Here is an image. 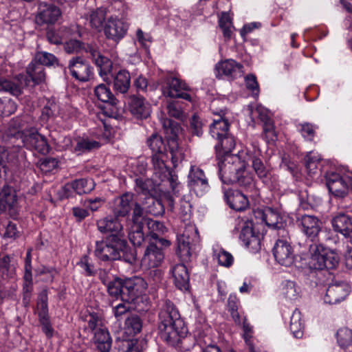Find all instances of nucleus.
Returning <instances> with one entry per match:
<instances>
[{
	"instance_id": "obj_13",
	"label": "nucleus",
	"mask_w": 352,
	"mask_h": 352,
	"mask_svg": "<svg viewBox=\"0 0 352 352\" xmlns=\"http://www.w3.org/2000/svg\"><path fill=\"white\" fill-rule=\"evenodd\" d=\"M68 69L72 76L79 81H88L93 75L92 67L80 56L73 57L69 60Z\"/></svg>"
},
{
	"instance_id": "obj_60",
	"label": "nucleus",
	"mask_w": 352,
	"mask_h": 352,
	"mask_svg": "<svg viewBox=\"0 0 352 352\" xmlns=\"http://www.w3.org/2000/svg\"><path fill=\"white\" fill-rule=\"evenodd\" d=\"M245 86L255 96L258 95L259 87L256 77L254 74H248L245 78Z\"/></svg>"
},
{
	"instance_id": "obj_3",
	"label": "nucleus",
	"mask_w": 352,
	"mask_h": 352,
	"mask_svg": "<svg viewBox=\"0 0 352 352\" xmlns=\"http://www.w3.org/2000/svg\"><path fill=\"white\" fill-rule=\"evenodd\" d=\"M219 175L223 183L236 184L250 193V197L258 195L253 177L245 170L244 163L239 156H230L223 164H220Z\"/></svg>"
},
{
	"instance_id": "obj_25",
	"label": "nucleus",
	"mask_w": 352,
	"mask_h": 352,
	"mask_svg": "<svg viewBox=\"0 0 352 352\" xmlns=\"http://www.w3.org/2000/svg\"><path fill=\"white\" fill-rule=\"evenodd\" d=\"M24 80V76L21 74L13 79L0 78V91L8 92L15 97H19L23 93Z\"/></svg>"
},
{
	"instance_id": "obj_11",
	"label": "nucleus",
	"mask_w": 352,
	"mask_h": 352,
	"mask_svg": "<svg viewBox=\"0 0 352 352\" xmlns=\"http://www.w3.org/2000/svg\"><path fill=\"white\" fill-rule=\"evenodd\" d=\"M161 245L156 241H149L142 258V266L146 269L159 267L164 259V253Z\"/></svg>"
},
{
	"instance_id": "obj_10",
	"label": "nucleus",
	"mask_w": 352,
	"mask_h": 352,
	"mask_svg": "<svg viewBox=\"0 0 352 352\" xmlns=\"http://www.w3.org/2000/svg\"><path fill=\"white\" fill-rule=\"evenodd\" d=\"M189 89L188 86L180 79L175 77H166L164 79V85L162 87L164 96L169 98H179L191 100V96L186 93Z\"/></svg>"
},
{
	"instance_id": "obj_37",
	"label": "nucleus",
	"mask_w": 352,
	"mask_h": 352,
	"mask_svg": "<svg viewBox=\"0 0 352 352\" xmlns=\"http://www.w3.org/2000/svg\"><path fill=\"white\" fill-rule=\"evenodd\" d=\"M167 155L166 153H155L152 156V163L154 169V175L157 177H160L161 175H169V168L165 164L167 160Z\"/></svg>"
},
{
	"instance_id": "obj_16",
	"label": "nucleus",
	"mask_w": 352,
	"mask_h": 352,
	"mask_svg": "<svg viewBox=\"0 0 352 352\" xmlns=\"http://www.w3.org/2000/svg\"><path fill=\"white\" fill-rule=\"evenodd\" d=\"M103 30L108 39L118 42L126 34L128 25L119 19L110 17L107 19Z\"/></svg>"
},
{
	"instance_id": "obj_57",
	"label": "nucleus",
	"mask_w": 352,
	"mask_h": 352,
	"mask_svg": "<svg viewBox=\"0 0 352 352\" xmlns=\"http://www.w3.org/2000/svg\"><path fill=\"white\" fill-rule=\"evenodd\" d=\"M214 256L217 258L219 264L222 266L230 267L233 263L232 254L224 250L215 251Z\"/></svg>"
},
{
	"instance_id": "obj_45",
	"label": "nucleus",
	"mask_w": 352,
	"mask_h": 352,
	"mask_svg": "<svg viewBox=\"0 0 352 352\" xmlns=\"http://www.w3.org/2000/svg\"><path fill=\"white\" fill-rule=\"evenodd\" d=\"M147 204L146 212L153 216H160L164 213V208L161 201L156 199L154 196L145 197Z\"/></svg>"
},
{
	"instance_id": "obj_1",
	"label": "nucleus",
	"mask_w": 352,
	"mask_h": 352,
	"mask_svg": "<svg viewBox=\"0 0 352 352\" xmlns=\"http://www.w3.org/2000/svg\"><path fill=\"white\" fill-rule=\"evenodd\" d=\"M298 222L302 232L313 242L309 248L311 254L309 267L316 270L336 268L339 263L338 254L318 242V235L322 227L321 220L315 215L304 214L298 218Z\"/></svg>"
},
{
	"instance_id": "obj_4",
	"label": "nucleus",
	"mask_w": 352,
	"mask_h": 352,
	"mask_svg": "<svg viewBox=\"0 0 352 352\" xmlns=\"http://www.w3.org/2000/svg\"><path fill=\"white\" fill-rule=\"evenodd\" d=\"M94 255L102 261L124 260L129 263L136 261L135 252L129 246L126 239L118 236H106L104 240L97 241Z\"/></svg>"
},
{
	"instance_id": "obj_8",
	"label": "nucleus",
	"mask_w": 352,
	"mask_h": 352,
	"mask_svg": "<svg viewBox=\"0 0 352 352\" xmlns=\"http://www.w3.org/2000/svg\"><path fill=\"white\" fill-rule=\"evenodd\" d=\"M289 239L287 235L282 234L276 240L272 250L276 261L286 267L291 266L294 261V250Z\"/></svg>"
},
{
	"instance_id": "obj_22",
	"label": "nucleus",
	"mask_w": 352,
	"mask_h": 352,
	"mask_svg": "<svg viewBox=\"0 0 352 352\" xmlns=\"http://www.w3.org/2000/svg\"><path fill=\"white\" fill-rule=\"evenodd\" d=\"M19 148H7L0 145V184L3 181H8L7 173L8 168L7 163L13 162L18 157Z\"/></svg>"
},
{
	"instance_id": "obj_51",
	"label": "nucleus",
	"mask_w": 352,
	"mask_h": 352,
	"mask_svg": "<svg viewBox=\"0 0 352 352\" xmlns=\"http://www.w3.org/2000/svg\"><path fill=\"white\" fill-rule=\"evenodd\" d=\"M33 59L44 67L53 65L58 62V59L54 54L46 52H37Z\"/></svg>"
},
{
	"instance_id": "obj_17",
	"label": "nucleus",
	"mask_w": 352,
	"mask_h": 352,
	"mask_svg": "<svg viewBox=\"0 0 352 352\" xmlns=\"http://www.w3.org/2000/svg\"><path fill=\"white\" fill-rule=\"evenodd\" d=\"M350 292V286L344 282L336 283L329 285L324 300L333 305L345 299Z\"/></svg>"
},
{
	"instance_id": "obj_14",
	"label": "nucleus",
	"mask_w": 352,
	"mask_h": 352,
	"mask_svg": "<svg viewBox=\"0 0 352 352\" xmlns=\"http://www.w3.org/2000/svg\"><path fill=\"white\" fill-rule=\"evenodd\" d=\"M119 217L108 216L97 221L98 230L102 233L109 232L107 236H118L122 239H126L123 226L120 223Z\"/></svg>"
},
{
	"instance_id": "obj_15",
	"label": "nucleus",
	"mask_w": 352,
	"mask_h": 352,
	"mask_svg": "<svg viewBox=\"0 0 352 352\" xmlns=\"http://www.w3.org/2000/svg\"><path fill=\"white\" fill-rule=\"evenodd\" d=\"M61 15V11L57 6L52 4H43L39 7L35 21L38 25H54L59 20Z\"/></svg>"
},
{
	"instance_id": "obj_64",
	"label": "nucleus",
	"mask_w": 352,
	"mask_h": 352,
	"mask_svg": "<svg viewBox=\"0 0 352 352\" xmlns=\"http://www.w3.org/2000/svg\"><path fill=\"white\" fill-rule=\"evenodd\" d=\"M179 214L184 219L190 217L191 213V206L188 201L181 200L179 204Z\"/></svg>"
},
{
	"instance_id": "obj_24",
	"label": "nucleus",
	"mask_w": 352,
	"mask_h": 352,
	"mask_svg": "<svg viewBox=\"0 0 352 352\" xmlns=\"http://www.w3.org/2000/svg\"><path fill=\"white\" fill-rule=\"evenodd\" d=\"M144 222V226L148 228L147 236L150 237L149 241H156L161 245L168 247L170 243L169 241L160 237V233H164L166 230L165 226L160 221L153 220L150 218H146Z\"/></svg>"
},
{
	"instance_id": "obj_2",
	"label": "nucleus",
	"mask_w": 352,
	"mask_h": 352,
	"mask_svg": "<svg viewBox=\"0 0 352 352\" xmlns=\"http://www.w3.org/2000/svg\"><path fill=\"white\" fill-rule=\"evenodd\" d=\"M157 333L162 340L170 346H177L188 333L176 306L166 299L158 313Z\"/></svg>"
},
{
	"instance_id": "obj_36",
	"label": "nucleus",
	"mask_w": 352,
	"mask_h": 352,
	"mask_svg": "<svg viewBox=\"0 0 352 352\" xmlns=\"http://www.w3.org/2000/svg\"><path fill=\"white\" fill-rule=\"evenodd\" d=\"M131 84V76L126 70H121L117 73L113 78V88L116 91L125 94L128 91Z\"/></svg>"
},
{
	"instance_id": "obj_43",
	"label": "nucleus",
	"mask_w": 352,
	"mask_h": 352,
	"mask_svg": "<svg viewBox=\"0 0 352 352\" xmlns=\"http://www.w3.org/2000/svg\"><path fill=\"white\" fill-rule=\"evenodd\" d=\"M143 229L144 225L136 224L131 226L129 239L133 245L140 246L144 241L145 236Z\"/></svg>"
},
{
	"instance_id": "obj_44",
	"label": "nucleus",
	"mask_w": 352,
	"mask_h": 352,
	"mask_svg": "<svg viewBox=\"0 0 352 352\" xmlns=\"http://www.w3.org/2000/svg\"><path fill=\"white\" fill-rule=\"evenodd\" d=\"M100 147V143L97 141L91 140L88 138H78L76 145L74 148L75 152L78 155L86 152H89L93 149Z\"/></svg>"
},
{
	"instance_id": "obj_35",
	"label": "nucleus",
	"mask_w": 352,
	"mask_h": 352,
	"mask_svg": "<svg viewBox=\"0 0 352 352\" xmlns=\"http://www.w3.org/2000/svg\"><path fill=\"white\" fill-rule=\"evenodd\" d=\"M224 115V112L221 111L220 119L214 120L210 126V134L215 139L221 138L230 133L229 132V122L222 118Z\"/></svg>"
},
{
	"instance_id": "obj_21",
	"label": "nucleus",
	"mask_w": 352,
	"mask_h": 352,
	"mask_svg": "<svg viewBox=\"0 0 352 352\" xmlns=\"http://www.w3.org/2000/svg\"><path fill=\"white\" fill-rule=\"evenodd\" d=\"M243 66L236 63L234 60L228 59L218 63L215 66L216 76L219 78L223 76L234 78L238 74H243Z\"/></svg>"
},
{
	"instance_id": "obj_9",
	"label": "nucleus",
	"mask_w": 352,
	"mask_h": 352,
	"mask_svg": "<svg viewBox=\"0 0 352 352\" xmlns=\"http://www.w3.org/2000/svg\"><path fill=\"white\" fill-rule=\"evenodd\" d=\"M326 184L329 192L335 197H344L349 188H352V179L342 177L337 173H329L326 175Z\"/></svg>"
},
{
	"instance_id": "obj_26",
	"label": "nucleus",
	"mask_w": 352,
	"mask_h": 352,
	"mask_svg": "<svg viewBox=\"0 0 352 352\" xmlns=\"http://www.w3.org/2000/svg\"><path fill=\"white\" fill-rule=\"evenodd\" d=\"M108 9L104 6L91 10L86 16L91 29L101 32L104 28Z\"/></svg>"
},
{
	"instance_id": "obj_29",
	"label": "nucleus",
	"mask_w": 352,
	"mask_h": 352,
	"mask_svg": "<svg viewBox=\"0 0 352 352\" xmlns=\"http://www.w3.org/2000/svg\"><path fill=\"white\" fill-rule=\"evenodd\" d=\"M161 122L165 133L169 136L168 141V147L170 153L173 155L178 148V144L175 138L180 130V127L177 122L168 118H162Z\"/></svg>"
},
{
	"instance_id": "obj_50",
	"label": "nucleus",
	"mask_w": 352,
	"mask_h": 352,
	"mask_svg": "<svg viewBox=\"0 0 352 352\" xmlns=\"http://www.w3.org/2000/svg\"><path fill=\"white\" fill-rule=\"evenodd\" d=\"M282 290L284 296L289 300H294L299 296L300 289L294 281H285Z\"/></svg>"
},
{
	"instance_id": "obj_28",
	"label": "nucleus",
	"mask_w": 352,
	"mask_h": 352,
	"mask_svg": "<svg viewBox=\"0 0 352 352\" xmlns=\"http://www.w3.org/2000/svg\"><path fill=\"white\" fill-rule=\"evenodd\" d=\"M6 184L0 191V213L7 209L13 208L16 203V194L14 188L10 186V179L5 181Z\"/></svg>"
},
{
	"instance_id": "obj_7",
	"label": "nucleus",
	"mask_w": 352,
	"mask_h": 352,
	"mask_svg": "<svg viewBox=\"0 0 352 352\" xmlns=\"http://www.w3.org/2000/svg\"><path fill=\"white\" fill-rule=\"evenodd\" d=\"M198 238L197 230L192 226H187L177 237V254L184 262L190 261L192 247Z\"/></svg>"
},
{
	"instance_id": "obj_19",
	"label": "nucleus",
	"mask_w": 352,
	"mask_h": 352,
	"mask_svg": "<svg viewBox=\"0 0 352 352\" xmlns=\"http://www.w3.org/2000/svg\"><path fill=\"white\" fill-rule=\"evenodd\" d=\"M216 140L218 141L217 144L214 146L216 155L217 159L221 160V162L219 163V166L220 164H223L228 157L237 156L236 155L230 154L236 146L234 138L231 133Z\"/></svg>"
},
{
	"instance_id": "obj_55",
	"label": "nucleus",
	"mask_w": 352,
	"mask_h": 352,
	"mask_svg": "<svg viewBox=\"0 0 352 352\" xmlns=\"http://www.w3.org/2000/svg\"><path fill=\"white\" fill-rule=\"evenodd\" d=\"M319 164L320 159L317 156L312 155L311 153L305 157V165L308 173L310 175L316 173Z\"/></svg>"
},
{
	"instance_id": "obj_38",
	"label": "nucleus",
	"mask_w": 352,
	"mask_h": 352,
	"mask_svg": "<svg viewBox=\"0 0 352 352\" xmlns=\"http://www.w3.org/2000/svg\"><path fill=\"white\" fill-rule=\"evenodd\" d=\"M95 96L103 102L109 104L113 108L116 109L118 100L114 97L110 89L104 84L98 85L94 90Z\"/></svg>"
},
{
	"instance_id": "obj_18",
	"label": "nucleus",
	"mask_w": 352,
	"mask_h": 352,
	"mask_svg": "<svg viewBox=\"0 0 352 352\" xmlns=\"http://www.w3.org/2000/svg\"><path fill=\"white\" fill-rule=\"evenodd\" d=\"M248 197L250 193L245 195L238 190L228 189L224 192V199L227 204L236 211H243L249 207Z\"/></svg>"
},
{
	"instance_id": "obj_63",
	"label": "nucleus",
	"mask_w": 352,
	"mask_h": 352,
	"mask_svg": "<svg viewBox=\"0 0 352 352\" xmlns=\"http://www.w3.org/2000/svg\"><path fill=\"white\" fill-rule=\"evenodd\" d=\"M129 304L124 302L113 307V314L116 318H121L131 310V306Z\"/></svg>"
},
{
	"instance_id": "obj_54",
	"label": "nucleus",
	"mask_w": 352,
	"mask_h": 352,
	"mask_svg": "<svg viewBox=\"0 0 352 352\" xmlns=\"http://www.w3.org/2000/svg\"><path fill=\"white\" fill-rule=\"evenodd\" d=\"M146 345L144 340L132 339L126 342V349L123 352H143Z\"/></svg>"
},
{
	"instance_id": "obj_39",
	"label": "nucleus",
	"mask_w": 352,
	"mask_h": 352,
	"mask_svg": "<svg viewBox=\"0 0 352 352\" xmlns=\"http://www.w3.org/2000/svg\"><path fill=\"white\" fill-rule=\"evenodd\" d=\"M143 321L135 314L129 315L124 321V329L129 335L135 336L139 333L142 329Z\"/></svg>"
},
{
	"instance_id": "obj_59",
	"label": "nucleus",
	"mask_w": 352,
	"mask_h": 352,
	"mask_svg": "<svg viewBox=\"0 0 352 352\" xmlns=\"http://www.w3.org/2000/svg\"><path fill=\"white\" fill-rule=\"evenodd\" d=\"M190 129L192 134L198 137L202 135V122L197 115L192 116L190 121Z\"/></svg>"
},
{
	"instance_id": "obj_62",
	"label": "nucleus",
	"mask_w": 352,
	"mask_h": 352,
	"mask_svg": "<svg viewBox=\"0 0 352 352\" xmlns=\"http://www.w3.org/2000/svg\"><path fill=\"white\" fill-rule=\"evenodd\" d=\"M300 131L304 138L309 141L312 140L315 135L314 127L310 123L306 122L300 124Z\"/></svg>"
},
{
	"instance_id": "obj_27",
	"label": "nucleus",
	"mask_w": 352,
	"mask_h": 352,
	"mask_svg": "<svg viewBox=\"0 0 352 352\" xmlns=\"http://www.w3.org/2000/svg\"><path fill=\"white\" fill-rule=\"evenodd\" d=\"M335 231L343 234L345 237L352 231V212L338 213L332 220Z\"/></svg>"
},
{
	"instance_id": "obj_49",
	"label": "nucleus",
	"mask_w": 352,
	"mask_h": 352,
	"mask_svg": "<svg viewBox=\"0 0 352 352\" xmlns=\"http://www.w3.org/2000/svg\"><path fill=\"white\" fill-rule=\"evenodd\" d=\"M338 344L342 348H346L352 345V330L348 328H341L336 333Z\"/></svg>"
},
{
	"instance_id": "obj_34",
	"label": "nucleus",
	"mask_w": 352,
	"mask_h": 352,
	"mask_svg": "<svg viewBox=\"0 0 352 352\" xmlns=\"http://www.w3.org/2000/svg\"><path fill=\"white\" fill-rule=\"evenodd\" d=\"M26 73L34 85L41 84L45 80L46 73L45 67L34 59L27 67Z\"/></svg>"
},
{
	"instance_id": "obj_40",
	"label": "nucleus",
	"mask_w": 352,
	"mask_h": 352,
	"mask_svg": "<svg viewBox=\"0 0 352 352\" xmlns=\"http://www.w3.org/2000/svg\"><path fill=\"white\" fill-rule=\"evenodd\" d=\"M67 186H70L77 194L82 195L91 192L95 188V183L91 179H79L72 182Z\"/></svg>"
},
{
	"instance_id": "obj_46",
	"label": "nucleus",
	"mask_w": 352,
	"mask_h": 352,
	"mask_svg": "<svg viewBox=\"0 0 352 352\" xmlns=\"http://www.w3.org/2000/svg\"><path fill=\"white\" fill-rule=\"evenodd\" d=\"M92 46L82 43L77 39H70L64 43V50L68 54L78 53L82 51L89 52V47Z\"/></svg>"
},
{
	"instance_id": "obj_23",
	"label": "nucleus",
	"mask_w": 352,
	"mask_h": 352,
	"mask_svg": "<svg viewBox=\"0 0 352 352\" xmlns=\"http://www.w3.org/2000/svg\"><path fill=\"white\" fill-rule=\"evenodd\" d=\"M131 113L138 119L147 118L151 114V105L143 97L132 96L129 102Z\"/></svg>"
},
{
	"instance_id": "obj_48",
	"label": "nucleus",
	"mask_w": 352,
	"mask_h": 352,
	"mask_svg": "<svg viewBox=\"0 0 352 352\" xmlns=\"http://www.w3.org/2000/svg\"><path fill=\"white\" fill-rule=\"evenodd\" d=\"M0 270L6 278L12 277L15 274V266L12 258L5 255L0 258Z\"/></svg>"
},
{
	"instance_id": "obj_56",
	"label": "nucleus",
	"mask_w": 352,
	"mask_h": 352,
	"mask_svg": "<svg viewBox=\"0 0 352 352\" xmlns=\"http://www.w3.org/2000/svg\"><path fill=\"white\" fill-rule=\"evenodd\" d=\"M21 128V120L18 118L12 119L9 124L7 131V135L8 137H20L22 138V135L20 133V129Z\"/></svg>"
},
{
	"instance_id": "obj_52",
	"label": "nucleus",
	"mask_w": 352,
	"mask_h": 352,
	"mask_svg": "<svg viewBox=\"0 0 352 352\" xmlns=\"http://www.w3.org/2000/svg\"><path fill=\"white\" fill-rule=\"evenodd\" d=\"M166 108L168 113L170 117H173L180 120H184L186 118V114L182 109L180 102L177 101L168 102Z\"/></svg>"
},
{
	"instance_id": "obj_6",
	"label": "nucleus",
	"mask_w": 352,
	"mask_h": 352,
	"mask_svg": "<svg viewBox=\"0 0 352 352\" xmlns=\"http://www.w3.org/2000/svg\"><path fill=\"white\" fill-rule=\"evenodd\" d=\"M88 328L94 334V344L100 352H109L112 339L107 328L103 325L102 320L96 314H89L87 319Z\"/></svg>"
},
{
	"instance_id": "obj_31",
	"label": "nucleus",
	"mask_w": 352,
	"mask_h": 352,
	"mask_svg": "<svg viewBox=\"0 0 352 352\" xmlns=\"http://www.w3.org/2000/svg\"><path fill=\"white\" fill-rule=\"evenodd\" d=\"M172 274L175 286L180 290H187L189 287V274L185 265L177 264L172 268Z\"/></svg>"
},
{
	"instance_id": "obj_42",
	"label": "nucleus",
	"mask_w": 352,
	"mask_h": 352,
	"mask_svg": "<svg viewBox=\"0 0 352 352\" xmlns=\"http://www.w3.org/2000/svg\"><path fill=\"white\" fill-rule=\"evenodd\" d=\"M135 184L138 192L145 195L146 197L154 196L155 193V184L152 179L137 178L135 179Z\"/></svg>"
},
{
	"instance_id": "obj_53",
	"label": "nucleus",
	"mask_w": 352,
	"mask_h": 352,
	"mask_svg": "<svg viewBox=\"0 0 352 352\" xmlns=\"http://www.w3.org/2000/svg\"><path fill=\"white\" fill-rule=\"evenodd\" d=\"M252 168L258 177H267L270 174V169L264 164L260 158L255 156L253 157L252 159Z\"/></svg>"
},
{
	"instance_id": "obj_58",
	"label": "nucleus",
	"mask_w": 352,
	"mask_h": 352,
	"mask_svg": "<svg viewBox=\"0 0 352 352\" xmlns=\"http://www.w3.org/2000/svg\"><path fill=\"white\" fill-rule=\"evenodd\" d=\"M133 206V214L131 217L132 225H144V220L146 218L143 217V209L142 208L140 204L135 202Z\"/></svg>"
},
{
	"instance_id": "obj_32",
	"label": "nucleus",
	"mask_w": 352,
	"mask_h": 352,
	"mask_svg": "<svg viewBox=\"0 0 352 352\" xmlns=\"http://www.w3.org/2000/svg\"><path fill=\"white\" fill-rule=\"evenodd\" d=\"M89 53L93 61L100 69V75L103 76L111 72L112 69V61L107 56L101 54L94 47H89Z\"/></svg>"
},
{
	"instance_id": "obj_41",
	"label": "nucleus",
	"mask_w": 352,
	"mask_h": 352,
	"mask_svg": "<svg viewBox=\"0 0 352 352\" xmlns=\"http://www.w3.org/2000/svg\"><path fill=\"white\" fill-rule=\"evenodd\" d=\"M289 329L296 338H301L303 335L304 322L301 312L296 309L290 318Z\"/></svg>"
},
{
	"instance_id": "obj_12",
	"label": "nucleus",
	"mask_w": 352,
	"mask_h": 352,
	"mask_svg": "<svg viewBox=\"0 0 352 352\" xmlns=\"http://www.w3.org/2000/svg\"><path fill=\"white\" fill-rule=\"evenodd\" d=\"M188 184L198 196H203L210 189L209 182L204 170L196 166L190 167L188 175Z\"/></svg>"
},
{
	"instance_id": "obj_5",
	"label": "nucleus",
	"mask_w": 352,
	"mask_h": 352,
	"mask_svg": "<svg viewBox=\"0 0 352 352\" xmlns=\"http://www.w3.org/2000/svg\"><path fill=\"white\" fill-rule=\"evenodd\" d=\"M147 283L142 278L135 276L124 280L120 278H113L107 287L111 296L130 303L136 296L144 292Z\"/></svg>"
},
{
	"instance_id": "obj_47",
	"label": "nucleus",
	"mask_w": 352,
	"mask_h": 352,
	"mask_svg": "<svg viewBox=\"0 0 352 352\" xmlns=\"http://www.w3.org/2000/svg\"><path fill=\"white\" fill-rule=\"evenodd\" d=\"M147 144L153 153H166V148L162 138L157 133H153L148 140Z\"/></svg>"
},
{
	"instance_id": "obj_30",
	"label": "nucleus",
	"mask_w": 352,
	"mask_h": 352,
	"mask_svg": "<svg viewBox=\"0 0 352 352\" xmlns=\"http://www.w3.org/2000/svg\"><path fill=\"white\" fill-rule=\"evenodd\" d=\"M133 195L126 192L117 197L114 201L113 213L117 217L126 216L133 206Z\"/></svg>"
},
{
	"instance_id": "obj_33",
	"label": "nucleus",
	"mask_w": 352,
	"mask_h": 352,
	"mask_svg": "<svg viewBox=\"0 0 352 352\" xmlns=\"http://www.w3.org/2000/svg\"><path fill=\"white\" fill-rule=\"evenodd\" d=\"M254 214L256 219L272 228L277 227L280 219L279 214L271 208L257 209L254 211Z\"/></svg>"
},
{
	"instance_id": "obj_20",
	"label": "nucleus",
	"mask_w": 352,
	"mask_h": 352,
	"mask_svg": "<svg viewBox=\"0 0 352 352\" xmlns=\"http://www.w3.org/2000/svg\"><path fill=\"white\" fill-rule=\"evenodd\" d=\"M23 142L26 147L34 149L42 154H47L50 151V146L46 138L36 131L25 134Z\"/></svg>"
},
{
	"instance_id": "obj_61",
	"label": "nucleus",
	"mask_w": 352,
	"mask_h": 352,
	"mask_svg": "<svg viewBox=\"0 0 352 352\" xmlns=\"http://www.w3.org/2000/svg\"><path fill=\"white\" fill-rule=\"evenodd\" d=\"M58 160L52 157H46L39 161V168L43 172H49L58 166Z\"/></svg>"
}]
</instances>
